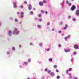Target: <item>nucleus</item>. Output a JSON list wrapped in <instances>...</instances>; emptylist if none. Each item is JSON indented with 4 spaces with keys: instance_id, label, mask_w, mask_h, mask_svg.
I'll list each match as a JSON object with an SVG mask.
<instances>
[{
    "instance_id": "nucleus-1",
    "label": "nucleus",
    "mask_w": 79,
    "mask_h": 79,
    "mask_svg": "<svg viewBox=\"0 0 79 79\" xmlns=\"http://www.w3.org/2000/svg\"><path fill=\"white\" fill-rule=\"evenodd\" d=\"M76 9V6L74 5H73L71 7V11H73Z\"/></svg>"
},
{
    "instance_id": "nucleus-2",
    "label": "nucleus",
    "mask_w": 79,
    "mask_h": 79,
    "mask_svg": "<svg viewBox=\"0 0 79 79\" xmlns=\"http://www.w3.org/2000/svg\"><path fill=\"white\" fill-rule=\"evenodd\" d=\"M71 50L70 49H64V51L65 52H69V51H70Z\"/></svg>"
},
{
    "instance_id": "nucleus-3",
    "label": "nucleus",
    "mask_w": 79,
    "mask_h": 79,
    "mask_svg": "<svg viewBox=\"0 0 79 79\" xmlns=\"http://www.w3.org/2000/svg\"><path fill=\"white\" fill-rule=\"evenodd\" d=\"M39 4L40 6H43V5H44V4H43V2H39Z\"/></svg>"
},
{
    "instance_id": "nucleus-4",
    "label": "nucleus",
    "mask_w": 79,
    "mask_h": 79,
    "mask_svg": "<svg viewBox=\"0 0 79 79\" xmlns=\"http://www.w3.org/2000/svg\"><path fill=\"white\" fill-rule=\"evenodd\" d=\"M28 9L29 10H31L32 9V6H31V5L29 4L28 6Z\"/></svg>"
},
{
    "instance_id": "nucleus-5",
    "label": "nucleus",
    "mask_w": 79,
    "mask_h": 79,
    "mask_svg": "<svg viewBox=\"0 0 79 79\" xmlns=\"http://www.w3.org/2000/svg\"><path fill=\"white\" fill-rule=\"evenodd\" d=\"M76 14L77 15H79V10H77L76 11Z\"/></svg>"
},
{
    "instance_id": "nucleus-6",
    "label": "nucleus",
    "mask_w": 79,
    "mask_h": 79,
    "mask_svg": "<svg viewBox=\"0 0 79 79\" xmlns=\"http://www.w3.org/2000/svg\"><path fill=\"white\" fill-rule=\"evenodd\" d=\"M74 47L75 49H77L78 48V46L77 45H75Z\"/></svg>"
},
{
    "instance_id": "nucleus-7",
    "label": "nucleus",
    "mask_w": 79,
    "mask_h": 79,
    "mask_svg": "<svg viewBox=\"0 0 79 79\" xmlns=\"http://www.w3.org/2000/svg\"><path fill=\"white\" fill-rule=\"evenodd\" d=\"M9 35H11V34H12V32L11 31H9Z\"/></svg>"
},
{
    "instance_id": "nucleus-8",
    "label": "nucleus",
    "mask_w": 79,
    "mask_h": 79,
    "mask_svg": "<svg viewBox=\"0 0 79 79\" xmlns=\"http://www.w3.org/2000/svg\"><path fill=\"white\" fill-rule=\"evenodd\" d=\"M13 6L14 8H16V3L15 2L14 3Z\"/></svg>"
},
{
    "instance_id": "nucleus-9",
    "label": "nucleus",
    "mask_w": 79,
    "mask_h": 79,
    "mask_svg": "<svg viewBox=\"0 0 79 79\" xmlns=\"http://www.w3.org/2000/svg\"><path fill=\"white\" fill-rule=\"evenodd\" d=\"M21 17L22 18H23V15H24V12H22L21 13Z\"/></svg>"
},
{
    "instance_id": "nucleus-10",
    "label": "nucleus",
    "mask_w": 79,
    "mask_h": 79,
    "mask_svg": "<svg viewBox=\"0 0 79 79\" xmlns=\"http://www.w3.org/2000/svg\"><path fill=\"white\" fill-rule=\"evenodd\" d=\"M50 75L51 76H54V73H53L52 72L50 73Z\"/></svg>"
},
{
    "instance_id": "nucleus-11",
    "label": "nucleus",
    "mask_w": 79,
    "mask_h": 79,
    "mask_svg": "<svg viewBox=\"0 0 79 79\" xmlns=\"http://www.w3.org/2000/svg\"><path fill=\"white\" fill-rule=\"evenodd\" d=\"M67 27H68V25H66L65 26V27L64 28V30L66 29V28H67Z\"/></svg>"
},
{
    "instance_id": "nucleus-12",
    "label": "nucleus",
    "mask_w": 79,
    "mask_h": 79,
    "mask_svg": "<svg viewBox=\"0 0 79 79\" xmlns=\"http://www.w3.org/2000/svg\"><path fill=\"white\" fill-rule=\"evenodd\" d=\"M71 5V3L69 2V3H68V6H70Z\"/></svg>"
},
{
    "instance_id": "nucleus-13",
    "label": "nucleus",
    "mask_w": 79,
    "mask_h": 79,
    "mask_svg": "<svg viewBox=\"0 0 79 79\" xmlns=\"http://www.w3.org/2000/svg\"><path fill=\"white\" fill-rule=\"evenodd\" d=\"M57 67V66H56V65H54L53 66V68H56Z\"/></svg>"
},
{
    "instance_id": "nucleus-14",
    "label": "nucleus",
    "mask_w": 79,
    "mask_h": 79,
    "mask_svg": "<svg viewBox=\"0 0 79 79\" xmlns=\"http://www.w3.org/2000/svg\"><path fill=\"white\" fill-rule=\"evenodd\" d=\"M37 27L38 28H40V27H41V26H40V25H38Z\"/></svg>"
},
{
    "instance_id": "nucleus-15",
    "label": "nucleus",
    "mask_w": 79,
    "mask_h": 79,
    "mask_svg": "<svg viewBox=\"0 0 79 79\" xmlns=\"http://www.w3.org/2000/svg\"><path fill=\"white\" fill-rule=\"evenodd\" d=\"M49 61H52V58L49 59Z\"/></svg>"
},
{
    "instance_id": "nucleus-16",
    "label": "nucleus",
    "mask_w": 79,
    "mask_h": 79,
    "mask_svg": "<svg viewBox=\"0 0 79 79\" xmlns=\"http://www.w3.org/2000/svg\"><path fill=\"white\" fill-rule=\"evenodd\" d=\"M27 63H28L27 62H24V64L27 65Z\"/></svg>"
},
{
    "instance_id": "nucleus-17",
    "label": "nucleus",
    "mask_w": 79,
    "mask_h": 79,
    "mask_svg": "<svg viewBox=\"0 0 79 79\" xmlns=\"http://www.w3.org/2000/svg\"><path fill=\"white\" fill-rule=\"evenodd\" d=\"M46 3V1L45 0H44L43 2V3Z\"/></svg>"
},
{
    "instance_id": "nucleus-18",
    "label": "nucleus",
    "mask_w": 79,
    "mask_h": 79,
    "mask_svg": "<svg viewBox=\"0 0 79 79\" xmlns=\"http://www.w3.org/2000/svg\"><path fill=\"white\" fill-rule=\"evenodd\" d=\"M69 2L67 0L66 1V4H68V3H69Z\"/></svg>"
},
{
    "instance_id": "nucleus-19",
    "label": "nucleus",
    "mask_w": 79,
    "mask_h": 79,
    "mask_svg": "<svg viewBox=\"0 0 79 79\" xmlns=\"http://www.w3.org/2000/svg\"><path fill=\"white\" fill-rule=\"evenodd\" d=\"M72 70V69L71 68H70L69 69V71H71Z\"/></svg>"
},
{
    "instance_id": "nucleus-20",
    "label": "nucleus",
    "mask_w": 79,
    "mask_h": 79,
    "mask_svg": "<svg viewBox=\"0 0 79 79\" xmlns=\"http://www.w3.org/2000/svg\"><path fill=\"white\" fill-rule=\"evenodd\" d=\"M73 53L74 54V55H76V53H76V52H73Z\"/></svg>"
},
{
    "instance_id": "nucleus-21",
    "label": "nucleus",
    "mask_w": 79,
    "mask_h": 79,
    "mask_svg": "<svg viewBox=\"0 0 79 79\" xmlns=\"http://www.w3.org/2000/svg\"><path fill=\"white\" fill-rule=\"evenodd\" d=\"M20 8H23V5H21L20 6Z\"/></svg>"
},
{
    "instance_id": "nucleus-22",
    "label": "nucleus",
    "mask_w": 79,
    "mask_h": 79,
    "mask_svg": "<svg viewBox=\"0 0 79 79\" xmlns=\"http://www.w3.org/2000/svg\"><path fill=\"white\" fill-rule=\"evenodd\" d=\"M31 59H28V61L29 62H31Z\"/></svg>"
},
{
    "instance_id": "nucleus-23",
    "label": "nucleus",
    "mask_w": 79,
    "mask_h": 79,
    "mask_svg": "<svg viewBox=\"0 0 79 79\" xmlns=\"http://www.w3.org/2000/svg\"><path fill=\"white\" fill-rule=\"evenodd\" d=\"M56 71L57 73H58V72H59V70H58V69H56Z\"/></svg>"
},
{
    "instance_id": "nucleus-24",
    "label": "nucleus",
    "mask_w": 79,
    "mask_h": 79,
    "mask_svg": "<svg viewBox=\"0 0 79 79\" xmlns=\"http://www.w3.org/2000/svg\"><path fill=\"white\" fill-rule=\"evenodd\" d=\"M73 21H76V19L74 18V19H73Z\"/></svg>"
},
{
    "instance_id": "nucleus-25",
    "label": "nucleus",
    "mask_w": 79,
    "mask_h": 79,
    "mask_svg": "<svg viewBox=\"0 0 79 79\" xmlns=\"http://www.w3.org/2000/svg\"><path fill=\"white\" fill-rule=\"evenodd\" d=\"M24 3H25V4H27V2H26V1H25L24 2Z\"/></svg>"
},
{
    "instance_id": "nucleus-26",
    "label": "nucleus",
    "mask_w": 79,
    "mask_h": 79,
    "mask_svg": "<svg viewBox=\"0 0 79 79\" xmlns=\"http://www.w3.org/2000/svg\"><path fill=\"white\" fill-rule=\"evenodd\" d=\"M41 13H44V10H41Z\"/></svg>"
},
{
    "instance_id": "nucleus-27",
    "label": "nucleus",
    "mask_w": 79,
    "mask_h": 79,
    "mask_svg": "<svg viewBox=\"0 0 79 79\" xmlns=\"http://www.w3.org/2000/svg\"><path fill=\"white\" fill-rule=\"evenodd\" d=\"M68 39V37H65V38H64V39L65 40H66L67 39Z\"/></svg>"
},
{
    "instance_id": "nucleus-28",
    "label": "nucleus",
    "mask_w": 79,
    "mask_h": 79,
    "mask_svg": "<svg viewBox=\"0 0 79 79\" xmlns=\"http://www.w3.org/2000/svg\"><path fill=\"white\" fill-rule=\"evenodd\" d=\"M44 13H45V14H47V13H48V12L47 11H44Z\"/></svg>"
},
{
    "instance_id": "nucleus-29",
    "label": "nucleus",
    "mask_w": 79,
    "mask_h": 79,
    "mask_svg": "<svg viewBox=\"0 0 79 79\" xmlns=\"http://www.w3.org/2000/svg\"><path fill=\"white\" fill-rule=\"evenodd\" d=\"M30 13H31V15H32V14H33V12L31 11L30 12Z\"/></svg>"
},
{
    "instance_id": "nucleus-30",
    "label": "nucleus",
    "mask_w": 79,
    "mask_h": 79,
    "mask_svg": "<svg viewBox=\"0 0 79 79\" xmlns=\"http://www.w3.org/2000/svg\"><path fill=\"white\" fill-rule=\"evenodd\" d=\"M57 79H60V76H57Z\"/></svg>"
},
{
    "instance_id": "nucleus-31",
    "label": "nucleus",
    "mask_w": 79,
    "mask_h": 79,
    "mask_svg": "<svg viewBox=\"0 0 79 79\" xmlns=\"http://www.w3.org/2000/svg\"><path fill=\"white\" fill-rule=\"evenodd\" d=\"M47 70H48V69H45V72H46V71H47Z\"/></svg>"
},
{
    "instance_id": "nucleus-32",
    "label": "nucleus",
    "mask_w": 79,
    "mask_h": 79,
    "mask_svg": "<svg viewBox=\"0 0 79 79\" xmlns=\"http://www.w3.org/2000/svg\"><path fill=\"white\" fill-rule=\"evenodd\" d=\"M12 50H15V48L14 47L13 48Z\"/></svg>"
},
{
    "instance_id": "nucleus-33",
    "label": "nucleus",
    "mask_w": 79,
    "mask_h": 79,
    "mask_svg": "<svg viewBox=\"0 0 79 79\" xmlns=\"http://www.w3.org/2000/svg\"><path fill=\"white\" fill-rule=\"evenodd\" d=\"M49 24H50V23L49 22H48L47 23V25H49Z\"/></svg>"
},
{
    "instance_id": "nucleus-34",
    "label": "nucleus",
    "mask_w": 79,
    "mask_h": 79,
    "mask_svg": "<svg viewBox=\"0 0 79 79\" xmlns=\"http://www.w3.org/2000/svg\"><path fill=\"white\" fill-rule=\"evenodd\" d=\"M38 16H39V17H41V15H40V14L39 15H38Z\"/></svg>"
},
{
    "instance_id": "nucleus-35",
    "label": "nucleus",
    "mask_w": 79,
    "mask_h": 79,
    "mask_svg": "<svg viewBox=\"0 0 79 79\" xmlns=\"http://www.w3.org/2000/svg\"><path fill=\"white\" fill-rule=\"evenodd\" d=\"M49 50H50V49H49V48H48L47 49V51H49Z\"/></svg>"
},
{
    "instance_id": "nucleus-36",
    "label": "nucleus",
    "mask_w": 79,
    "mask_h": 79,
    "mask_svg": "<svg viewBox=\"0 0 79 79\" xmlns=\"http://www.w3.org/2000/svg\"><path fill=\"white\" fill-rule=\"evenodd\" d=\"M66 73L67 74H68V70H66Z\"/></svg>"
},
{
    "instance_id": "nucleus-37",
    "label": "nucleus",
    "mask_w": 79,
    "mask_h": 79,
    "mask_svg": "<svg viewBox=\"0 0 79 79\" xmlns=\"http://www.w3.org/2000/svg\"><path fill=\"white\" fill-rule=\"evenodd\" d=\"M70 37V35H68V36H67V38L68 39V38H69Z\"/></svg>"
},
{
    "instance_id": "nucleus-38",
    "label": "nucleus",
    "mask_w": 79,
    "mask_h": 79,
    "mask_svg": "<svg viewBox=\"0 0 79 79\" xmlns=\"http://www.w3.org/2000/svg\"><path fill=\"white\" fill-rule=\"evenodd\" d=\"M17 15H19V12H17Z\"/></svg>"
},
{
    "instance_id": "nucleus-39",
    "label": "nucleus",
    "mask_w": 79,
    "mask_h": 79,
    "mask_svg": "<svg viewBox=\"0 0 79 79\" xmlns=\"http://www.w3.org/2000/svg\"><path fill=\"white\" fill-rule=\"evenodd\" d=\"M15 21H16V22L17 21L18 19H15Z\"/></svg>"
},
{
    "instance_id": "nucleus-40",
    "label": "nucleus",
    "mask_w": 79,
    "mask_h": 79,
    "mask_svg": "<svg viewBox=\"0 0 79 79\" xmlns=\"http://www.w3.org/2000/svg\"><path fill=\"white\" fill-rule=\"evenodd\" d=\"M52 31H55V29H54V28L52 29Z\"/></svg>"
},
{
    "instance_id": "nucleus-41",
    "label": "nucleus",
    "mask_w": 79,
    "mask_h": 79,
    "mask_svg": "<svg viewBox=\"0 0 79 79\" xmlns=\"http://www.w3.org/2000/svg\"><path fill=\"white\" fill-rule=\"evenodd\" d=\"M7 55H9V54H10V52H7Z\"/></svg>"
},
{
    "instance_id": "nucleus-42",
    "label": "nucleus",
    "mask_w": 79,
    "mask_h": 79,
    "mask_svg": "<svg viewBox=\"0 0 79 79\" xmlns=\"http://www.w3.org/2000/svg\"><path fill=\"white\" fill-rule=\"evenodd\" d=\"M30 45H32V43H30Z\"/></svg>"
},
{
    "instance_id": "nucleus-43",
    "label": "nucleus",
    "mask_w": 79,
    "mask_h": 79,
    "mask_svg": "<svg viewBox=\"0 0 79 79\" xmlns=\"http://www.w3.org/2000/svg\"><path fill=\"white\" fill-rule=\"evenodd\" d=\"M73 59H71V61H73Z\"/></svg>"
},
{
    "instance_id": "nucleus-44",
    "label": "nucleus",
    "mask_w": 79,
    "mask_h": 79,
    "mask_svg": "<svg viewBox=\"0 0 79 79\" xmlns=\"http://www.w3.org/2000/svg\"><path fill=\"white\" fill-rule=\"evenodd\" d=\"M48 72L49 73H50V72H51V71L50 70H48Z\"/></svg>"
},
{
    "instance_id": "nucleus-45",
    "label": "nucleus",
    "mask_w": 79,
    "mask_h": 79,
    "mask_svg": "<svg viewBox=\"0 0 79 79\" xmlns=\"http://www.w3.org/2000/svg\"><path fill=\"white\" fill-rule=\"evenodd\" d=\"M39 21H42V19H39Z\"/></svg>"
},
{
    "instance_id": "nucleus-46",
    "label": "nucleus",
    "mask_w": 79,
    "mask_h": 79,
    "mask_svg": "<svg viewBox=\"0 0 79 79\" xmlns=\"http://www.w3.org/2000/svg\"><path fill=\"white\" fill-rule=\"evenodd\" d=\"M16 34L18 35V34H19V33L18 32V31H17V32H16Z\"/></svg>"
},
{
    "instance_id": "nucleus-47",
    "label": "nucleus",
    "mask_w": 79,
    "mask_h": 79,
    "mask_svg": "<svg viewBox=\"0 0 79 79\" xmlns=\"http://www.w3.org/2000/svg\"><path fill=\"white\" fill-rule=\"evenodd\" d=\"M58 47H61V44H59L58 45Z\"/></svg>"
},
{
    "instance_id": "nucleus-48",
    "label": "nucleus",
    "mask_w": 79,
    "mask_h": 79,
    "mask_svg": "<svg viewBox=\"0 0 79 79\" xmlns=\"http://www.w3.org/2000/svg\"><path fill=\"white\" fill-rule=\"evenodd\" d=\"M58 32H59V33H61V31H59Z\"/></svg>"
},
{
    "instance_id": "nucleus-49",
    "label": "nucleus",
    "mask_w": 79,
    "mask_h": 79,
    "mask_svg": "<svg viewBox=\"0 0 79 79\" xmlns=\"http://www.w3.org/2000/svg\"><path fill=\"white\" fill-rule=\"evenodd\" d=\"M71 73H69V76H71Z\"/></svg>"
},
{
    "instance_id": "nucleus-50",
    "label": "nucleus",
    "mask_w": 79,
    "mask_h": 79,
    "mask_svg": "<svg viewBox=\"0 0 79 79\" xmlns=\"http://www.w3.org/2000/svg\"><path fill=\"white\" fill-rule=\"evenodd\" d=\"M15 31H17V29H15Z\"/></svg>"
},
{
    "instance_id": "nucleus-51",
    "label": "nucleus",
    "mask_w": 79,
    "mask_h": 79,
    "mask_svg": "<svg viewBox=\"0 0 79 79\" xmlns=\"http://www.w3.org/2000/svg\"><path fill=\"white\" fill-rule=\"evenodd\" d=\"M19 47H20V48H21V45H19Z\"/></svg>"
},
{
    "instance_id": "nucleus-52",
    "label": "nucleus",
    "mask_w": 79,
    "mask_h": 79,
    "mask_svg": "<svg viewBox=\"0 0 79 79\" xmlns=\"http://www.w3.org/2000/svg\"><path fill=\"white\" fill-rule=\"evenodd\" d=\"M74 79H77V77H75L74 78Z\"/></svg>"
},
{
    "instance_id": "nucleus-53",
    "label": "nucleus",
    "mask_w": 79,
    "mask_h": 79,
    "mask_svg": "<svg viewBox=\"0 0 79 79\" xmlns=\"http://www.w3.org/2000/svg\"><path fill=\"white\" fill-rule=\"evenodd\" d=\"M69 18H71V17L69 16Z\"/></svg>"
},
{
    "instance_id": "nucleus-54",
    "label": "nucleus",
    "mask_w": 79,
    "mask_h": 79,
    "mask_svg": "<svg viewBox=\"0 0 79 79\" xmlns=\"http://www.w3.org/2000/svg\"><path fill=\"white\" fill-rule=\"evenodd\" d=\"M15 34V32L13 33V34Z\"/></svg>"
},
{
    "instance_id": "nucleus-55",
    "label": "nucleus",
    "mask_w": 79,
    "mask_h": 79,
    "mask_svg": "<svg viewBox=\"0 0 79 79\" xmlns=\"http://www.w3.org/2000/svg\"><path fill=\"white\" fill-rule=\"evenodd\" d=\"M33 79H36V78H35V77L33 78Z\"/></svg>"
},
{
    "instance_id": "nucleus-56",
    "label": "nucleus",
    "mask_w": 79,
    "mask_h": 79,
    "mask_svg": "<svg viewBox=\"0 0 79 79\" xmlns=\"http://www.w3.org/2000/svg\"><path fill=\"white\" fill-rule=\"evenodd\" d=\"M33 10H35V8H34Z\"/></svg>"
},
{
    "instance_id": "nucleus-57",
    "label": "nucleus",
    "mask_w": 79,
    "mask_h": 79,
    "mask_svg": "<svg viewBox=\"0 0 79 79\" xmlns=\"http://www.w3.org/2000/svg\"><path fill=\"white\" fill-rule=\"evenodd\" d=\"M64 35L63 34V36H64Z\"/></svg>"
},
{
    "instance_id": "nucleus-58",
    "label": "nucleus",
    "mask_w": 79,
    "mask_h": 79,
    "mask_svg": "<svg viewBox=\"0 0 79 79\" xmlns=\"http://www.w3.org/2000/svg\"><path fill=\"white\" fill-rule=\"evenodd\" d=\"M27 79H30V78H27Z\"/></svg>"
},
{
    "instance_id": "nucleus-59",
    "label": "nucleus",
    "mask_w": 79,
    "mask_h": 79,
    "mask_svg": "<svg viewBox=\"0 0 79 79\" xmlns=\"http://www.w3.org/2000/svg\"><path fill=\"white\" fill-rule=\"evenodd\" d=\"M78 49H79V47H78Z\"/></svg>"
},
{
    "instance_id": "nucleus-60",
    "label": "nucleus",
    "mask_w": 79,
    "mask_h": 79,
    "mask_svg": "<svg viewBox=\"0 0 79 79\" xmlns=\"http://www.w3.org/2000/svg\"><path fill=\"white\" fill-rule=\"evenodd\" d=\"M70 78H71V77H70Z\"/></svg>"
},
{
    "instance_id": "nucleus-61",
    "label": "nucleus",
    "mask_w": 79,
    "mask_h": 79,
    "mask_svg": "<svg viewBox=\"0 0 79 79\" xmlns=\"http://www.w3.org/2000/svg\"><path fill=\"white\" fill-rule=\"evenodd\" d=\"M72 0V1H73V0Z\"/></svg>"
}]
</instances>
